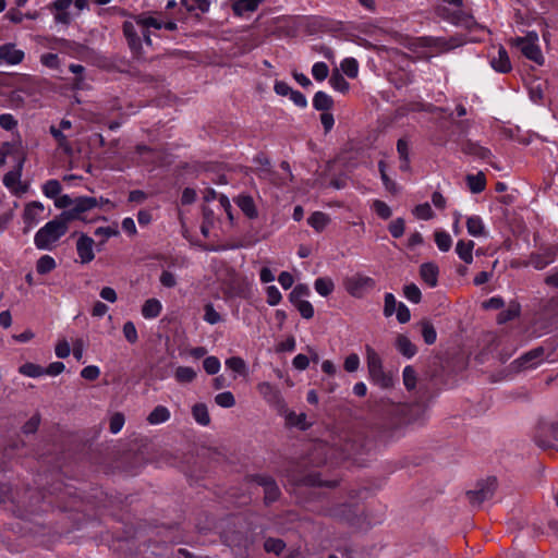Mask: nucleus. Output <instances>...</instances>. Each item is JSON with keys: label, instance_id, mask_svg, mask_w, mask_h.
I'll return each mask as SVG.
<instances>
[{"label": "nucleus", "instance_id": "f257e3e1", "mask_svg": "<svg viewBox=\"0 0 558 558\" xmlns=\"http://www.w3.org/2000/svg\"><path fill=\"white\" fill-rule=\"evenodd\" d=\"M69 225L59 215L43 226L34 236V244L38 250L52 251L59 240L68 232Z\"/></svg>", "mask_w": 558, "mask_h": 558}, {"label": "nucleus", "instance_id": "f03ea898", "mask_svg": "<svg viewBox=\"0 0 558 558\" xmlns=\"http://www.w3.org/2000/svg\"><path fill=\"white\" fill-rule=\"evenodd\" d=\"M320 513L337 521L345 522L356 529H363L364 518L355 502H333L324 507Z\"/></svg>", "mask_w": 558, "mask_h": 558}, {"label": "nucleus", "instance_id": "7ed1b4c3", "mask_svg": "<svg viewBox=\"0 0 558 558\" xmlns=\"http://www.w3.org/2000/svg\"><path fill=\"white\" fill-rule=\"evenodd\" d=\"M365 357L368 377L372 383L381 389L392 388L396 383L393 375L385 372L380 355L369 344L365 345Z\"/></svg>", "mask_w": 558, "mask_h": 558}, {"label": "nucleus", "instance_id": "20e7f679", "mask_svg": "<svg viewBox=\"0 0 558 558\" xmlns=\"http://www.w3.org/2000/svg\"><path fill=\"white\" fill-rule=\"evenodd\" d=\"M445 3L452 7H438L436 9L437 15L450 22L453 25L472 28L476 22L474 17L462 9V0H442Z\"/></svg>", "mask_w": 558, "mask_h": 558}, {"label": "nucleus", "instance_id": "39448f33", "mask_svg": "<svg viewBox=\"0 0 558 558\" xmlns=\"http://www.w3.org/2000/svg\"><path fill=\"white\" fill-rule=\"evenodd\" d=\"M510 45L518 48L526 59L537 64L544 63V57L538 46L537 33L530 32L524 37L512 38L510 39Z\"/></svg>", "mask_w": 558, "mask_h": 558}, {"label": "nucleus", "instance_id": "423d86ee", "mask_svg": "<svg viewBox=\"0 0 558 558\" xmlns=\"http://www.w3.org/2000/svg\"><path fill=\"white\" fill-rule=\"evenodd\" d=\"M98 207L97 197L81 196L73 201L72 208L64 210L60 214L62 219L69 225L73 220H81L83 222H89L85 214L94 208Z\"/></svg>", "mask_w": 558, "mask_h": 558}, {"label": "nucleus", "instance_id": "0eeeda50", "mask_svg": "<svg viewBox=\"0 0 558 558\" xmlns=\"http://www.w3.org/2000/svg\"><path fill=\"white\" fill-rule=\"evenodd\" d=\"M345 291L353 298L362 299L376 288V281L363 274H355L343 281Z\"/></svg>", "mask_w": 558, "mask_h": 558}, {"label": "nucleus", "instance_id": "6e6552de", "mask_svg": "<svg viewBox=\"0 0 558 558\" xmlns=\"http://www.w3.org/2000/svg\"><path fill=\"white\" fill-rule=\"evenodd\" d=\"M256 389L262 398L277 410H283L286 408L284 399L279 388L269 381H262L257 384Z\"/></svg>", "mask_w": 558, "mask_h": 558}, {"label": "nucleus", "instance_id": "1a4fd4ad", "mask_svg": "<svg viewBox=\"0 0 558 558\" xmlns=\"http://www.w3.org/2000/svg\"><path fill=\"white\" fill-rule=\"evenodd\" d=\"M23 161H20L15 169L3 177L4 186L15 196H22L27 192V185L21 181Z\"/></svg>", "mask_w": 558, "mask_h": 558}, {"label": "nucleus", "instance_id": "9d476101", "mask_svg": "<svg viewBox=\"0 0 558 558\" xmlns=\"http://www.w3.org/2000/svg\"><path fill=\"white\" fill-rule=\"evenodd\" d=\"M45 206L43 203L33 201L25 205L23 210V222L25 225L24 231L28 232L43 219Z\"/></svg>", "mask_w": 558, "mask_h": 558}, {"label": "nucleus", "instance_id": "9b49d317", "mask_svg": "<svg viewBox=\"0 0 558 558\" xmlns=\"http://www.w3.org/2000/svg\"><path fill=\"white\" fill-rule=\"evenodd\" d=\"M496 487V478H488L485 483L480 484L477 489L468 492V498L473 506H481L494 496Z\"/></svg>", "mask_w": 558, "mask_h": 558}, {"label": "nucleus", "instance_id": "f8f14e48", "mask_svg": "<svg viewBox=\"0 0 558 558\" xmlns=\"http://www.w3.org/2000/svg\"><path fill=\"white\" fill-rule=\"evenodd\" d=\"M544 361V349L543 348H535L523 355H521L519 359L513 361L512 365L515 366L518 371H524L530 368H535Z\"/></svg>", "mask_w": 558, "mask_h": 558}, {"label": "nucleus", "instance_id": "ddd939ff", "mask_svg": "<svg viewBox=\"0 0 558 558\" xmlns=\"http://www.w3.org/2000/svg\"><path fill=\"white\" fill-rule=\"evenodd\" d=\"M536 444L544 449L555 447L558 442V422L550 425H542L535 436Z\"/></svg>", "mask_w": 558, "mask_h": 558}, {"label": "nucleus", "instance_id": "4468645a", "mask_svg": "<svg viewBox=\"0 0 558 558\" xmlns=\"http://www.w3.org/2000/svg\"><path fill=\"white\" fill-rule=\"evenodd\" d=\"M264 488V498L267 504L276 501L280 496V489L272 477L268 475H254L252 478Z\"/></svg>", "mask_w": 558, "mask_h": 558}, {"label": "nucleus", "instance_id": "2eb2a0df", "mask_svg": "<svg viewBox=\"0 0 558 558\" xmlns=\"http://www.w3.org/2000/svg\"><path fill=\"white\" fill-rule=\"evenodd\" d=\"M489 64L496 72L502 74L509 73L512 70L509 54L502 46H499L496 54H490Z\"/></svg>", "mask_w": 558, "mask_h": 558}, {"label": "nucleus", "instance_id": "dca6fc26", "mask_svg": "<svg viewBox=\"0 0 558 558\" xmlns=\"http://www.w3.org/2000/svg\"><path fill=\"white\" fill-rule=\"evenodd\" d=\"M94 243V240L86 234H81L78 238L76 242V251L82 264H88L95 258Z\"/></svg>", "mask_w": 558, "mask_h": 558}, {"label": "nucleus", "instance_id": "f3484780", "mask_svg": "<svg viewBox=\"0 0 558 558\" xmlns=\"http://www.w3.org/2000/svg\"><path fill=\"white\" fill-rule=\"evenodd\" d=\"M136 24L140 27V31L143 35V39L147 45H151L150 33L148 31L149 27H154L156 29L162 28L163 21L155 17L148 16L145 14H141L136 17Z\"/></svg>", "mask_w": 558, "mask_h": 558}, {"label": "nucleus", "instance_id": "a211bd4d", "mask_svg": "<svg viewBox=\"0 0 558 558\" xmlns=\"http://www.w3.org/2000/svg\"><path fill=\"white\" fill-rule=\"evenodd\" d=\"M24 59V52L13 44H5L0 47V65L19 64Z\"/></svg>", "mask_w": 558, "mask_h": 558}, {"label": "nucleus", "instance_id": "6ab92c4d", "mask_svg": "<svg viewBox=\"0 0 558 558\" xmlns=\"http://www.w3.org/2000/svg\"><path fill=\"white\" fill-rule=\"evenodd\" d=\"M138 32H141V31L136 23L134 24L129 21L123 23V34H124L125 38L128 39L130 48L135 52H137L142 47L141 37L138 35Z\"/></svg>", "mask_w": 558, "mask_h": 558}, {"label": "nucleus", "instance_id": "aec40b11", "mask_svg": "<svg viewBox=\"0 0 558 558\" xmlns=\"http://www.w3.org/2000/svg\"><path fill=\"white\" fill-rule=\"evenodd\" d=\"M181 7L184 8L185 13H182L180 20L184 21L187 19L186 14H193L196 19H199V14L195 11L205 13L209 10V2L207 0H181Z\"/></svg>", "mask_w": 558, "mask_h": 558}, {"label": "nucleus", "instance_id": "412c9836", "mask_svg": "<svg viewBox=\"0 0 558 558\" xmlns=\"http://www.w3.org/2000/svg\"><path fill=\"white\" fill-rule=\"evenodd\" d=\"M234 202L248 219H255L258 217L255 202L251 195L240 194L234 198Z\"/></svg>", "mask_w": 558, "mask_h": 558}, {"label": "nucleus", "instance_id": "4be33fe9", "mask_svg": "<svg viewBox=\"0 0 558 558\" xmlns=\"http://www.w3.org/2000/svg\"><path fill=\"white\" fill-rule=\"evenodd\" d=\"M438 266L434 263H425L421 265L420 275L421 278L426 282L430 288H434L438 283Z\"/></svg>", "mask_w": 558, "mask_h": 558}, {"label": "nucleus", "instance_id": "5701e85b", "mask_svg": "<svg viewBox=\"0 0 558 558\" xmlns=\"http://www.w3.org/2000/svg\"><path fill=\"white\" fill-rule=\"evenodd\" d=\"M474 246L475 243L472 240H459L456 245V253L465 264H472Z\"/></svg>", "mask_w": 558, "mask_h": 558}, {"label": "nucleus", "instance_id": "b1692460", "mask_svg": "<svg viewBox=\"0 0 558 558\" xmlns=\"http://www.w3.org/2000/svg\"><path fill=\"white\" fill-rule=\"evenodd\" d=\"M462 151L477 159H488L492 155L490 150L481 146L475 142L468 141L462 146Z\"/></svg>", "mask_w": 558, "mask_h": 558}, {"label": "nucleus", "instance_id": "393cba45", "mask_svg": "<svg viewBox=\"0 0 558 558\" xmlns=\"http://www.w3.org/2000/svg\"><path fill=\"white\" fill-rule=\"evenodd\" d=\"M468 233L474 238L486 236V228L480 216H470L466 218Z\"/></svg>", "mask_w": 558, "mask_h": 558}, {"label": "nucleus", "instance_id": "a878e982", "mask_svg": "<svg viewBox=\"0 0 558 558\" xmlns=\"http://www.w3.org/2000/svg\"><path fill=\"white\" fill-rule=\"evenodd\" d=\"M263 0H232V10L235 15L242 16L245 13L255 11Z\"/></svg>", "mask_w": 558, "mask_h": 558}, {"label": "nucleus", "instance_id": "bb28decb", "mask_svg": "<svg viewBox=\"0 0 558 558\" xmlns=\"http://www.w3.org/2000/svg\"><path fill=\"white\" fill-rule=\"evenodd\" d=\"M162 305L159 300L153 298L144 302L142 306V315L146 319H153L160 315Z\"/></svg>", "mask_w": 558, "mask_h": 558}, {"label": "nucleus", "instance_id": "cd10ccee", "mask_svg": "<svg viewBox=\"0 0 558 558\" xmlns=\"http://www.w3.org/2000/svg\"><path fill=\"white\" fill-rule=\"evenodd\" d=\"M333 106V99L327 93L319 90L313 97V107L318 111H328Z\"/></svg>", "mask_w": 558, "mask_h": 558}, {"label": "nucleus", "instance_id": "c85d7f7f", "mask_svg": "<svg viewBox=\"0 0 558 558\" xmlns=\"http://www.w3.org/2000/svg\"><path fill=\"white\" fill-rule=\"evenodd\" d=\"M465 180L468 187L472 193L477 194L485 190L486 179L483 172H478L476 174H468Z\"/></svg>", "mask_w": 558, "mask_h": 558}, {"label": "nucleus", "instance_id": "c756f323", "mask_svg": "<svg viewBox=\"0 0 558 558\" xmlns=\"http://www.w3.org/2000/svg\"><path fill=\"white\" fill-rule=\"evenodd\" d=\"M397 350L405 357L411 359L416 353V347L411 342V340L403 335H400L396 341Z\"/></svg>", "mask_w": 558, "mask_h": 558}, {"label": "nucleus", "instance_id": "7c9ffc66", "mask_svg": "<svg viewBox=\"0 0 558 558\" xmlns=\"http://www.w3.org/2000/svg\"><path fill=\"white\" fill-rule=\"evenodd\" d=\"M170 418V411L163 405H157L147 416V421L151 425H158Z\"/></svg>", "mask_w": 558, "mask_h": 558}, {"label": "nucleus", "instance_id": "2f4dec72", "mask_svg": "<svg viewBox=\"0 0 558 558\" xmlns=\"http://www.w3.org/2000/svg\"><path fill=\"white\" fill-rule=\"evenodd\" d=\"M555 259L554 254L547 252L545 254H532L527 262V265L533 266L537 270L544 269L547 265L553 263Z\"/></svg>", "mask_w": 558, "mask_h": 558}, {"label": "nucleus", "instance_id": "473e14b6", "mask_svg": "<svg viewBox=\"0 0 558 558\" xmlns=\"http://www.w3.org/2000/svg\"><path fill=\"white\" fill-rule=\"evenodd\" d=\"M196 376V371L190 366H179L174 371V378L180 384H190Z\"/></svg>", "mask_w": 558, "mask_h": 558}, {"label": "nucleus", "instance_id": "72a5a7b5", "mask_svg": "<svg viewBox=\"0 0 558 558\" xmlns=\"http://www.w3.org/2000/svg\"><path fill=\"white\" fill-rule=\"evenodd\" d=\"M192 415L194 420L202 426H207L210 423L208 409L204 403H196L192 408Z\"/></svg>", "mask_w": 558, "mask_h": 558}, {"label": "nucleus", "instance_id": "f704fd0d", "mask_svg": "<svg viewBox=\"0 0 558 558\" xmlns=\"http://www.w3.org/2000/svg\"><path fill=\"white\" fill-rule=\"evenodd\" d=\"M329 221L328 215L322 211L313 213L307 219L308 225L318 232L323 231Z\"/></svg>", "mask_w": 558, "mask_h": 558}, {"label": "nucleus", "instance_id": "c9c22d12", "mask_svg": "<svg viewBox=\"0 0 558 558\" xmlns=\"http://www.w3.org/2000/svg\"><path fill=\"white\" fill-rule=\"evenodd\" d=\"M225 364H226L227 368H229L230 371H232L241 376L247 375L246 363L240 356H231L226 360Z\"/></svg>", "mask_w": 558, "mask_h": 558}, {"label": "nucleus", "instance_id": "e433bc0d", "mask_svg": "<svg viewBox=\"0 0 558 558\" xmlns=\"http://www.w3.org/2000/svg\"><path fill=\"white\" fill-rule=\"evenodd\" d=\"M316 292L322 296H328L335 289L333 281L330 278L320 277L314 282Z\"/></svg>", "mask_w": 558, "mask_h": 558}, {"label": "nucleus", "instance_id": "4c0bfd02", "mask_svg": "<svg viewBox=\"0 0 558 558\" xmlns=\"http://www.w3.org/2000/svg\"><path fill=\"white\" fill-rule=\"evenodd\" d=\"M57 267L54 258L50 255H43L36 263V270L39 275L51 272Z\"/></svg>", "mask_w": 558, "mask_h": 558}, {"label": "nucleus", "instance_id": "58836bf2", "mask_svg": "<svg viewBox=\"0 0 558 558\" xmlns=\"http://www.w3.org/2000/svg\"><path fill=\"white\" fill-rule=\"evenodd\" d=\"M435 243L439 251L448 252L452 245L451 235L444 230H439L435 232Z\"/></svg>", "mask_w": 558, "mask_h": 558}, {"label": "nucleus", "instance_id": "ea45409f", "mask_svg": "<svg viewBox=\"0 0 558 558\" xmlns=\"http://www.w3.org/2000/svg\"><path fill=\"white\" fill-rule=\"evenodd\" d=\"M19 373L27 377L37 378L44 375V367L28 362L19 367Z\"/></svg>", "mask_w": 558, "mask_h": 558}, {"label": "nucleus", "instance_id": "a19ab883", "mask_svg": "<svg viewBox=\"0 0 558 558\" xmlns=\"http://www.w3.org/2000/svg\"><path fill=\"white\" fill-rule=\"evenodd\" d=\"M50 134L57 141L58 146L66 154L72 151V147L68 141V137L62 133V131L54 125L50 126Z\"/></svg>", "mask_w": 558, "mask_h": 558}, {"label": "nucleus", "instance_id": "79ce46f5", "mask_svg": "<svg viewBox=\"0 0 558 558\" xmlns=\"http://www.w3.org/2000/svg\"><path fill=\"white\" fill-rule=\"evenodd\" d=\"M403 385L407 390L411 391L416 387L417 376L413 366L408 365L403 368L402 373Z\"/></svg>", "mask_w": 558, "mask_h": 558}, {"label": "nucleus", "instance_id": "37998d69", "mask_svg": "<svg viewBox=\"0 0 558 558\" xmlns=\"http://www.w3.org/2000/svg\"><path fill=\"white\" fill-rule=\"evenodd\" d=\"M520 314V306L519 304L512 303L509 305V307L502 312H500L497 316L498 324H505L509 320L514 319Z\"/></svg>", "mask_w": 558, "mask_h": 558}, {"label": "nucleus", "instance_id": "c03bdc74", "mask_svg": "<svg viewBox=\"0 0 558 558\" xmlns=\"http://www.w3.org/2000/svg\"><path fill=\"white\" fill-rule=\"evenodd\" d=\"M310 295V288L306 284L299 283L296 284L293 290L291 291L289 299L290 302L295 305L299 302H303L304 296Z\"/></svg>", "mask_w": 558, "mask_h": 558}, {"label": "nucleus", "instance_id": "a18cd8bd", "mask_svg": "<svg viewBox=\"0 0 558 558\" xmlns=\"http://www.w3.org/2000/svg\"><path fill=\"white\" fill-rule=\"evenodd\" d=\"M61 190H62L61 183L54 179L48 180L43 185V193L48 198L57 197L60 194Z\"/></svg>", "mask_w": 558, "mask_h": 558}, {"label": "nucleus", "instance_id": "49530a36", "mask_svg": "<svg viewBox=\"0 0 558 558\" xmlns=\"http://www.w3.org/2000/svg\"><path fill=\"white\" fill-rule=\"evenodd\" d=\"M340 66L343 73L350 78H354L357 76L359 63L354 58H345L344 60H342Z\"/></svg>", "mask_w": 558, "mask_h": 558}, {"label": "nucleus", "instance_id": "de8ad7c7", "mask_svg": "<svg viewBox=\"0 0 558 558\" xmlns=\"http://www.w3.org/2000/svg\"><path fill=\"white\" fill-rule=\"evenodd\" d=\"M421 332L426 344L435 343L437 339V332L429 322L424 320L421 323Z\"/></svg>", "mask_w": 558, "mask_h": 558}, {"label": "nucleus", "instance_id": "09e8293b", "mask_svg": "<svg viewBox=\"0 0 558 558\" xmlns=\"http://www.w3.org/2000/svg\"><path fill=\"white\" fill-rule=\"evenodd\" d=\"M378 169H379V172H380V178H381V181L386 187V190H388L390 193H393L396 194L398 192V189H397V184L395 181H392L388 175H387V172H386V163L384 160H380L378 162Z\"/></svg>", "mask_w": 558, "mask_h": 558}, {"label": "nucleus", "instance_id": "8fccbe9b", "mask_svg": "<svg viewBox=\"0 0 558 558\" xmlns=\"http://www.w3.org/2000/svg\"><path fill=\"white\" fill-rule=\"evenodd\" d=\"M286 544L280 538L268 537L264 543V548L267 553L280 555L284 549Z\"/></svg>", "mask_w": 558, "mask_h": 558}, {"label": "nucleus", "instance_id": "3c124183", "mask_svg": "<svg viewBox=\"0 0 558 558\" xmlns=\"http://www.w3.org/2000/svg\"><path fill=\"white\" fill-rule=\"evenodd\" d=\"M215 402L221 408L229 409L235 405V398L231 391H223L216 395Z\"/></svg>", "mask_w": 558, "mask_h": 558}, {"label": "nucleus", "instance_id": "603ef678", "mask_svg": "<svg viewBox=\"0 0 558 558\" xmlns=\"http://www.w3.org/2000/svg\"><path fill=\"white\" fill-rule=\"evenodd\" d=\"M329 84L333 89L341 93H345L349 89V83L339 72H335L331 74L329 78Z\"/></svg>", "mask_w": 558, "mask_h": 558}, {"label": "nucleus", "instance_id": "864d4df0", "mask_svg": "<svg viewBox=\"0 0 558 558\" xmlns=\"http://www.w3.org/2000/svg\"><path fill=\"white\" fill-rule=\"evenodd\" d=\"M203 367L208 375H216L220 371L221 364L217 356L210 355L204 359Z\"/></svg>", "mask_w": 558, "mask_h": 558}, {"label": "nucleus", "instance_id": "5fc2aeb1", "mask_svg": "<svg viewBox=\"0 0 558 558\" xmlns=\"http://www.w3.org/2000/svg\"><path fill=\"white\" fill-rule=\"evenodd\" d=\"M404 296L412 303H420L422 299V293L418 287L414 283L405 284L403 288Z\"/></svg>", "mask_w": 558, "mask_h": 558}, {"label": "nucleus", "instance_id": "6e6d98bb", "mask_svg": "<svg viewBox=\"0 0 558 558\" xmlns=\"http://www.w3.org/2000/svg\"><path fill=\"white\" fill-rule=\"evenodd\" d=\"M328 74L329 69L325 62L319 61L314 63V65L312 66V75L318 82H323L324 80H326Z\"/></svg>", "mask_w": 558, "mask_h": 558}, {"label": "nucleus", "instance_id": "4d7b16f0", "mask_svg": "<svg viewBox=\"0 0 558 558\" xmlns=\"http://www.w3.org/2000/svg\"><path fill=\"white\" fill-rule=\"evenodd\" d=\"M204 320L210 325L218 324L222 320L221 315L215 310L214 305L208 303L204 306Z\"/></svg>", "mask_w": 558, "mask_h": 558}, {"label": "nucleus", "instance_id": "13d9d810", "mask_svg": "<svg viewBox=\"0 0 558 558\" xmlns=\"http://www.w3.org/2000/svg\"><path fill=\"white\" fill-rule=\"evenodd\" d=\"M287 422L291 426L300 427L301 429H306L308 424L306 423V415L304 413L296 414L294 412H290L287 415Z\"/></svg>", "mask_w": 558, "mask_h": 558}, {"label": "nucleus", "instance_id": "bf43d9fd", "mask_svg": "<svg viewBox=\"0 0 558 558\" xmlns=\"http://www.w3.org/2000/svg\"><path fill=\"white\" fill-rule=\"evenodd\" d=\"M122 331H123V336L124 338L130 342V343H135L137 342L138 340V335H137V330H136V327L134 325L133 322H126L124 323L123 325V328H122Z\"/></svg>", "mask_w": 558, "mask_h": 558}, {"label": "nucleus", "instance_id": "052dcab7", "mask_svg": "<svg viewBox=\"0 0 558 558\" xmlns=\"http://www.w3.org/2000/svg\"><path fill=\"white\" fill-rule=\"evenodd\" d=\"M266 295H267V303L270 306L278 305L282 300V295L276 286H268L266 288Z\"/></svg>", "mask_w": 558, "mask_h": 558}, {"label": "nucleus", "instance_id": "680f3d73", "mask_svg": "<svg viewBox=\"0 0 558 558\" xmlns=\"http://www.w3.org/2000/svg\"><path fill=\"white\" fill-rule=\"evenodd\" d=\"M398 302L392 293L385 294L384 315L390 317L398 307Z\"/></svg>", "mask_w": 558, "mask_h": 558}, {"label": "nucleus", "instance_id": "e2e57ef3", "mask_svg": "<svg viewBox=\"0 0 558 558\" xmlns=\"http://www.w3.org/2000/svg\"><path fill=\"white\" fill-rule=\"evenodd\" d=\"M414 215L418 219L429 220L433 218V210L428 203L420 204L414 208Z\"/></svg>", "mask_w": 558, "mask_h": 558}, {"label": "nucleus", "instance_id": "0e129e2a", "mask_svg": "<svg viewBox=\"0 0 558 558\" xmlns=\"http://www.w3.org/2000/svg\"><path fill=\"white\" fill-rule=\"evenodd\" d=\"M361 364L360 357L356 353L349 354L343 363V367L348 373H354L359 369Z\"/></svg>", "mask_w": 558, "mask_h": 558}, {"label": "nucleus", "instance_id": "69168bd1", "mask_svg": "<svg viewBox=\"0 0 558 558\" xmlns=\"http://www.w3.org/2000/svg\"><path fill=\"white\" fill-rule=\"evenodd\" d=\"M373 209L381 219H388L391 216L390 207L383 201H374Z\"/></svg>", "mask_w": 558, "mask_h": 558}, {"label": "nucleus", "instance_id": "338daca9", "mask_svg": "<svg viewBox=\"0 0 558 558\" xmlns=\"http://www.w3.org/2000/svg\"><path fill=\"white\" fill-rule=\"evenodd\" d=\"M124 415L122 413H114L110 417L109 429L112 434H118L124 425Z\"/></svg>", "mask_w": 558, "mask_h": 558}, {"label": "nucleus", "instance_id": "774afa93", "mask_svg": "<svg viewBox=\"0 0 558 558\" xmlns=\"http://www.w3.org/2000/svg\"><path fill=\"white\" fill-rule=\"evenodd\" d=\"M389 232L390 234L398 239L403 235L404 233V220L402 218H397L389 225Z\"/></svg>", "mask_w": 558, "mask_h": 558}]
</instances>
